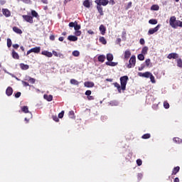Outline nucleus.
<instances>
[{
	"label": "nucleus",
	"mask_w": 182,
	"mask_h": 182,
	"mask_svg": "<svg viewBox=\"0 0 182 182\" xmlns=\"http://www.w3.org/2000/svg\"><path fill=\"white\" fill-rule=\"evenodd\" d=\"M95 3L97 4V9L101 16L105 15L103 13V7L106 6L109 4V0H95Z\"/></svg>",
	"instance_id": "obj_1"
},
{
	"label": "nucleus",
	"mask_w": 182,
	"mask_h": 182,
	"mask_svg": "<svg viewBox=\"0 0 182 182\" xmlns=\"http://www.w3.org/2000/svg\"><path fill=\"white\" fill-rule=\"evenodd\" d=\"M119 80L122 86V90H126V85L129 81V77L127 75L122 76L120 77Z\"/></svg>",
	"instance_id": "obj_2"
},
{
	"label": "nucleus",
	"mask_w": 182,
	"mask_h": 182,
	"mask_svg": "<svg viewBox=\"0 0 182 182\" xmlns=\"http://www.w3.org/2000/svg\"><path fill=\"white\" fill-rule=\"evenodd\" d=\"M134 66H136V55H132L129 59V64L127 65V68L132 69Z\"/></svg>",
	"instance_id": "obj_3"
},
{
	"label": "nucleus",
	"mask_w": 182,
	"mask_h": 182,
	"mask_svg": "<svg viewBox=\"0 0 182 182\" xmlns=\"http://www.w3.org/2000/svg\"><path fill=\"white\" fill-rule=\"evenodd\" d=\"M23 19L29 23H33V18L29 15H23Z\"/></svg>",
	"instance_id": "obj_4"
},
{
	"label": "nucleus",
	"mask_w": 182,
	"mask_h": 182,
	"mask_svg": "<svg viewBox=\"0 0 182 182\" xmlns=\"http://www.w3.org/2000/svg\"><path fill=\"white\" fill-rule=\"evenodd\" d=\"M160 24H159L156 27L150 28L148 31L149 35H153L154 33H156V32L160 29Z\"/></svg>",
	"instance_id": "obj_5"
},
{
	"label": "nucleus",
	"mask_w": 182,
	"mask_h": 182,
	"mask_svg": "<svg viewBox=\"0 0 182 182\" xmlns=\"http://www.w3.org/2000/svg\"><path fill=\"white\" fill-rule=\"evenodd\" d=\"M41 55H43L44 56H46L47 58H52V56H53V54L48 50L42 51Z\"/></svg>",
	"instance_id": "obj_6"
},
{
	"label": "nucleus",
	"mask_w": 182,
	"mask_h": 182,
	"mask_svg": "<svg viewBox=\"0 0 182 182\" xmlns=\"http://www.w3.org/2000/svg\"><path fill=\"white\" fill-rule=\"evenodd\" d=\"M70 28H74L75 31H79L80 29V25L77 23H69Z\"/></svg>",
	"instance_id": "obj_7"
},
{
	"label": "nucleus",
	"mask_w": 182,
	"mask_h": 182,
	"mask_svg": "<svg viewBox=\"0 0 182 182\" xmlns=\"http://www.w3.org/2000/svg\"><path fill=\"white\" fill-rule=\"evenodd\" d=\"M21 110L22 112H23V113H29L30 117L32 118V113L29 112V108L28 107V106L22 107Z\"/></svg>",
	"instance_id": "obj_8"
},
{
	"label": "nucleus",
	"mask_w": 182,
	"mask_h": 182,
	"mask_svg": "<svg viewBox=\"0 0 182 182\" xmlns=\"http://www.w3.org/2000/svg\"><path fill=\"white\" fill-rule=\"evenodd\" d=\"M168 59H178V55L176 53H171L168 54Z\"/></svg>",
	"instance_id": "obj_9"
},
{
	"label": "nucleus",
	"mask_w": 182,
	"mask_h": 182,
	"mask_svg": "<svg viewBox=\"0 0 182 182\" xmlns=\"http://www.w3.org/2000/svg\"><path fill=\"white\" fill-rule=\"evenodd\" d=\"M53 55H54V56H55L56 58H60V59H63L65 58L63 54L60 53H58L55 50H53Z\"/></svg>",
	"instance_id": "obj_10"
},
{
	"label": "nucleus",
	"mask_w": 182,
	"mask_h": 182,
	"mask_svg": "<svg viewBox=\"0 0 182 182\" xmlns=\"http://www.w3.org/2000/svg\"><path fill=\"white\" fill-rule=\"evenodd\" d=\"M151 75V73H150V72H145L144 73H139V76H141L142 77H150Z\"/></svg>",
	"instance_id": "obj_11"
},
{
	"label": "nucleus",
	"mask_w": 182,
	"mask_h": 182,
	"mask_svg": "<svg viewBox=\"0 0 182 182\" xmlns=\"http://www.w3.org/2000/svg\"><path fill=\"white\" fill-rule=\"evenodd\" d=\"M2 13H3V15H4V16H6V18L11 16V11H9L8 9H3Z\"/></svg>",
	"instance_id": "obj_12"
},
{
	"label": "nucleus",
	"mask_w": 182,
	"mask_h": 182,
	"mask_svg": "<svg viewBox=\"0 0 182 182\" xmlns=\"http://www.w3.org/2000/svg\"><path fill=\"white\" fill-rule=\"evenodd\" d=\"M12 93H14V90L11 87H8L6 90V94L7 96H12Z\"/></svg>",
	"instance_id": "obj_13"
},
{
	"label": "nucleus",
	"mask_w": 182,
	"mask_h": 182,
	"mask_svg": "<svg viewBox=\"0 0 182 182\" xmlns=\"http://www.w3.org/2000/svg\"><path fill=\"white\" fill-rule=\"evenodd\" d=\"M84 86L85 87H93L95 86V83L93 82H84Z\"/></svg>",
	"instance_id": "obj_14"
},
{
	"label": "nucleus",
	"mask_w": 182,
	"mask_h": 182,
	"mask_svg": "<svg viewBox=\"0 0 182 182\" xmlns=\"http://www.w3.org/2000/svg\"><path fill=\"white\" fill-rule=\"evenodd\" d=\"M105 65H107V66L114 67V66H117V65H119V63L107 61L105 63Z\"/></svg>",
	"instance_id": "obj_15"
},
{
	"label": "nucleus",
	"mask_w": 182,
	"mask_h": 182,
	"mask_svg": "<svg viewBox=\"0 0 182 182\" xmlns=\"http://www.w3.org/2000/svg\"><path fill=\"white\" fill-rule=\"evenodd\" d=\"M31 16L32 18H36V19L39 18V14L35 10H31Z\"/></svg>",
	"instance_id": "obj_16"
},
{
	"label": "nucleus",
	"mask_w": 182,
	"mask_h": 182,
	"mask_svg": "<svg viewBox=\"0 0 182 182\" xmlns=\"http://www.w3.org/2000/svg\"><path fill=\"white\" fill-rule=\"evenodd\" d=\"M68 40L70 41V42H76V41H77V37L76 36H69Z\"/></svg>",
	"instance_id": "obj_17"
},
{
	"label": "nucleus",
	"mask_w": 182,
	"mask_h": 182,
	"mask_svg": "<svg viewBox=\"0 0 182 182\" xmlns=\"http://www.w3.org/2000/svg\"><path fill=\"white\" fill-rule=\"evenodd\" d=\"M13 31L16 33H18V35H22V30H21V28H19L18 27H15V26L13 27Z\"/></svg>",
	"instance_id": "obj_18"
},
{
	"label": "nucleus",
	"mask_w": 182,
	"mask_h": 182,
	"mask_svg": "<svg viewBox=\"0 0 182 182\" xmlns=\"http://www.w3.org/2000/svg\"><path fill=\"white\" fill-rule=\"evenodd\" d=\"M98 62H101V63H103L106 59V56L105 55H100L97 58Z\"/></svg>",
	"instance_id": "obj_19"
},
{
	"label": "nucleus",
	"mask_w": 182,
	"mask_h": 182,
	"mask_svg": "<svg viewBox=\"0 0 182 182\" xmlns=\"http://www.w3.org/2000/svg\"><path fill=\"white\" fill-rule=\"evenodd\" d=\"M114 87H117L119 93H122V85L120 86V84H119L118 82H114Z\"/></svg>",
	"instance_id": "obj_20"
},
{
	"label": "nucleus",
	"mask_w": 182,
	"mask_h": 182,
	"mask_svg": "<svg viewBox=\"0 0 182 182\" xmlns=\"http://www.w3.org/2000/svg\"><path fill=\"white\" fill-rule=\"evenodd\" d=\"M11 55L13 59H19V54H18V53H16L14 50H12Z\"/></svg>",
	"instance_id": "obj_21"
},
{
	"label": "nucleus",
	"mask_w": 182,
	"mask_h": 182,
	"mask_svg": "<svg viewBox=\"0 0 182 182\" xmlns=\"http://www.w3.org/2000/svg\"><path fill=\"white\" fill-rule=\"evenodd\" d=\"M124 58L125 59H129V58H130V56H132V53L130 52L129 50H127L125 52H124Z\"/></svg>",
	"instance_id": "obj_22"
},
{
	"label": "nucleus",
	"mask_w": 182,
	"mask_h": 182,
	"mask_svg": "<svg viewBox=\"0 0 182 182\" xmlns=\"http://www.w3.org/2000/svg\"><path fill=\"white\" fill-rule=\"evenodd\" d=\"M20 68L22 70H28V69H29V66L24 63H21Z\"/></svg>",
	"instance_id": "obj_23"
},
{
	"label": "nucleus",
	"mask_w": 182,
	"mask_h": 182,
	"mask_svg": "<svg viewBox=\"0 0 182 182\" xmlns=\"http://www.w3.org/2000/svg\"><path fill=\"white\" fill-rule=\"evenodd\" d=\"M44 99H46V100H47L48 102H52V100H53V96L50 95H44Z\"/></svg>",
	"instance_id": "obj_24"
},
{
	"label": "nucleus",
	"mask_w": 182,
	"mask_h": 182,
	"mask_svg": "<svg viewBox=\"0 0 182 182\" xmlns=\"http://www.w3.org/2000/svg\"><path fill=\"white\" fill-rule=\"evenodd\" d=\"M31 52L33 53H39V52H41V47H36L31 48Z\"/></svg>",
	"instance_id": "obj_25"
},
{
	"label": "nucleus",
	"mask_w": 182,
	"mask_h": 182,
	"mask_svg": "<svg viewBox=\"0 0 182 182\" xmlns=\"http://www.w3.org/2000/svg\"><path fill=\"white\" fill-rule=\"evenodd\" d=\"M100 31L102 33V35H105V33H106V27H105V26L101 25L100 26Z\"/></svg>",
	"instance_id": "obj_26"
},
{
	"label": "nucleus",
	"mask_w": 182,
	"mask_h": 182,
	"mask_svg": "<svg viewBox=\"0 0 182 182\" xmlns=\"http://www.w3.org/2000/svg\"><path fill=\"white\" fill-rule=\"evenodd\" d=\"M160 9V6L157 4H154L151 7V11H159Z\"/></svg>",
	"instance_id": "obj_27"
},
{
	"label": "nucleus",
	"mask_w": 182,
	"mask_h": 182,
	"mask_svg": "<svg viewBox=\"0 0 182 182\" xmlns=\"http://www.w3.org/2000/svg\"><path fill=\"white\" fill-rule=\"evenodd\" d=\"M149 51V47L144 46L141 50L142 55H147V52Z\"/></svg>",
	"instance_id": "obj_28"
},
{
	"label": "nucleus",
	"mask_w": 182,
	"mask_h": 182,
	"mask_svg": "<svg viewBox=\"0 0 182 182\" xmlns=\"http://www.w3.org/2000/svg\"><path fill=\"white\" fill-rule=\"evenodd\" d=\"M107 60H108V62H112V60H113V54L112 53L107 54Z\"/></svg>",
	"instance_id": "obj_29"
},
{
	"label": "nucleus",
	"mask_w": 182,
	"mask_h": 182,
	"mask_svg": "<svg viewBox=\"0 0 182 182\" xmlns=\"http://www.w3.org/2000/svg\"><path fill=\"white\" fill-rule=\"evenodd\" d=\"M99 41L101 43H102V45H106V43H107V41H106V38H105V37H100Z\"/></svg>",
	"instance_id": "obj_30"
},
{
	"label": "nucleus",
	"mask_w": 182,
	"mask_h": 182,
	"mask_svg": "<svg viewBox=\"0 0 182 182\" xmlns=\"http://www.w3.org/2000/svg\"><path fill=\"white\" fill-rule=\"evenodd\" d=\"M83 5L85 6V8H90V1H89V0H85L83 2Z\"/></svg>",
	"instance_id": "obj_31"
},
{
	"label": "nucleus",
	"mask_w": 182,
	"mask_h": 182,
	"mask_svg": "<svg viewBox=\"0 0 182 182\" xmlns=\"http://www.w3.org/2000/svg\"><path fill=\"white\" fill-rule=\"evenodd\" d=\"M70 83L71 85H75V86H79V81L75 80V79H71L70 80Z\"/></svg>",
	"instance_id": "obj_32"
},
{
	"label": "nucleus",
	"mask_w": 182,
	"mask_h": 182,
	"mask_svg": "<svg viewBox=\"0 0 182 182\" xmlns=\"http://www.w3.org/2000/svg\"><path fill=\"white\" fill-rule=\"evenodd\" d=\"M73 56H75V58H77L78 56L80 55V52H79V50H74L72 53Z\"/></svg>",
	"instance_id": "obj_33"
},
{
	"label": "nucleus",
	"mask_w": 182,
	"mask_h": 182,
	"mask_svg": "<svg viewBox=\"0 0 182 182\" xmlns=\"http://www.w3.org/2000/svg\"><path fill=\"white\" fill-rule=\"evenodd\" d=\"M176 63H177L178 68H182V60H181V58H178V60H176Z\"/></svg>",
	"instance_id": "obj_34"
},
{
	"label": "nucleus",
	"mask_w": 182,
	"mask_h": 182,
	"mask_svg": "<svg viewBox=\"0 0 182 182\" xmlns=\"http://www.w3.org/2000/svg\"><path fill=\"white\" fill-rule=\"evenodd\" d=\"M180 171V166H176L173 170V174H177Z\"/></svg>",
	"instance_id": "obj_35"
},
{
	"label": "nucleus",
	"mask_w": 182,
	"mask_h": 182,
	"mask_svg": "<svg viewBox=\"0 0 182 182\" xmlns=\"http://www.w3.org/2000/svg\"><path fill=\"white\" fill-rule=\"evenodd\" d=\"M170 25L171 28H173V29H177L178 27H180V23H171Z\"/></svg>",
	"instance_id": "obj_36"
},
{
	"label": "nucleus",
	"mask_w": 182,
	"mask_h": 182,
	"mask_svg": "<svg viewBox=\"0 0 182 182\" xmlns=\"http://www.w3.org/2000/svg\"><path fill=\"white\" fill-rule=\"evenodd\" d=\"M173 141H174L175 143L180 144V143H182V139H181L178 138V137H176V138H173Z\"/></svg>",
	"instance_id": "obj_37"
},
{
	"label": "nucleus",
	"mask_w": 182,
	"mask_h": 182,
	"mask_svg": "<svg viewBox=\"0 0 182 182\" xmlns=\"http://www.w3.org/2000/svg\"><path fill=\"white\" fill-rule=\"evenodd\" d=\"M139 60H144V54H139L137 56Z\"/></svg>",
	"instance_id": "obj_38"
},
{
	"label": "nucleus",
	"mask_w": 182,
	"mask_h": 182,
	"mask_svg": "<svg viewBox=\"0 0 182 182\" xmlns=\"http://www.w3.org/2000/svg\"><path fill=\"white\" fill-rule=\"evenodd\" d=\"M109 105L111 106H117L119 105V102H117V101H111L109 102Z\"/></svg>",
	"instance_id": "obj_39"
},
{
	"label": "nucleus",
	"mask_w": 182,
	"mask_h": 182,
	"mask_svg": "<svg viewBox=\"0 0 182 182\" xmlns=\"http://www.w3.org/2000/svg\"><path fill=\"white\" fill-rule=\"evenodd\" d=\"M7 46L11 48L12 46V40L11 38H7Z\"/></svg>",
	"instance_id": "obj_40"
},
{
	"label": "nucleus",
	"mask_w": 182,
	"mask_h": 182,
	"mask_svg": "<svg viewBox=\"0 0 182 182\" xmlns=\"http://www.w3.org/2000/svg\"><path fill=\"white\" fill-rule=\"evenodd\" d=\"M176 22V16H171L169 20V23H174Z\"/></svg>",
	"instance_id": "obj_41"
},
{
	"label": "nucleus",
	"mask_w": 182,
	"mask_h": 182,
	"mask_svg": "<svg viewBox=\"0 0 182 182\" xmlns=\"http://www.w3.org/2000/svg\"><path fill=\"white\" fill-rule=\"evenodd\" d=\"M145 63H146V65L148 68L150 67L151 65V62L150 59H146V60H145Z\"/></svg>",
	"instance_id": "obj_42"
},
{
	"label": "nucleus",
	"mask_w": 182,
	"mask_h": 182,
	"mask_svg": "<svg viewBox=\"0 0 182 182\" xmlns=\"http://www.w3.org/2000/svg\"><path fill=\"white\" fill-rule=\"evenodd\" d=\"M164 107H165V109H169L170 108V104H168V102H164Z\"/></svg>",
	"instance_id": "obj_43"
},
{
	"label": "nucleus",
	"mask_w": 182,
	"mask_h": 182,
	"mask_svg": "<svg viewBox=\"0 0 182 182\" xmlns=\"http://www.w3.org/2000/svg\"><path fill=\"white\" fill-rule=\"evenodd\" d=\"M74 116H75V112L73 111H70L69 117H70V119H73Z\"/></svg>",
	"instance_id": "obj_44"
},
{
	"label": "nucleus",
	"mask_w": 182,
	"mask_h": 182,
	"mask_svg": "<svg viewBox=\"0 0 182 182\" xmlns=\"http://www.w3.org/2000/svg\"><path fill=\"white\" fill-rule=\"evenodd\" d=\"M149 77L151 79V83H156V80L154 79V77L153 76V74H151Z\"/></svg>",
	"instance_id": "obj_45"
},
{
	"label": "nucleus",
	"mask_w": 182,
	"mask_h": 182,
	"mask_svg": "<svg viewBox=\"0 0 182 182\" xmlns=\"http://www.w3.org/2000/svg\"><path fill=\"white\" fill-rule=\"evenodd\" d=\"M75 36H80V35H82V31H80L79 30L75 31Z\"/></svg>",
	"instance_id": "obj_46"
},
{
	"label": "nucleus",
	"mask_w": 182,
	"mask_h": 182,
	"mask_svg": "<svg viewBox=\"0 0 182 182\" xmlns=\"http://www.w3.org/2000/svg\"><path fill=\"white\" fill-rule=\"evenodd\" d=\"M64 114H65V111H62L60 113L58 114V117H59L60 119H63Z\"/></svg>",
	"instance_id": "obj_47"
},
{
	"label": "nucleus",
	"mask_w": 182,
	"mask_h": 182,
	"mask_svg": "<svg viewBox=\"0 0 182 182\" xmlns=\"http://www.w3.org/2000/svg\"><path fill=\"white\" fill-rule=\"evenodd\" d=\"M142 139H150V134H145L142 136Z\"/></svg>",
	"instance_id": "obj_48"
},
{
	"label": "nucleus",
	"mask_w": 182,
	"mask_h": 182,
	"mask_svg": "<svg viewBox=\"0 0 182 182\" xmlns=\"http://www.w3.org/2000/svg\"><path fill=\"white\" fill-rule=\"evenodd\" d=\"M29 82L30 83H32L33 85V83H35V82H36V80H35V78H32L31 77H29Z\"/></svg>",
	"instance_id": "obj_49"
},
{
	"label": "nucleus",
	"mask_w": 182,
	"mask_h": 182,
	"mask_svg": "<svg viewBox=\"0 0 182 182\" xmlns=\"http://www.w3.org/2000/svg\"><path fill=\"white\" fill-rule=\"evenodd\" d=\"M157 20H156V19H150L149 21V23H157Z\"/></svg>",
	"instance_id": "obj_50"
},
{
	"label": "nucleus",
	"mask_w": 182,
	"mask_h": 182,
	"mask_svg": "<svg viewBox=\"0 0 182 182\" xmlns=\"http://www.w3.org/2000/svg\"><path fill=\"white\" fill-rule=\"evenodd\" d=\"M4 70L5 73H7V75H10V76H12V77H16V76L14 74L8 72L6 70Z\"/></svg>",
	"instance_id": "obj_51"
},
{
	"label": "nucleus",
	"mask_w": 182,
	"mask_h": 182,
	"mask_svg": "<svg viewBox=\"0 0 182 182\" xmlns=\"http://www.w3.org/2000/svg\"><path fill=\"white\" fill-rule=\"evenodd\" d=\"M122 41H126V31L122 32Z\"/></svg>",
	"instance_id": "obj_52"
},
{
	"label": "nucleus",
	"mask_w": 182,
	"mask_h": 182,
	"mask_svg": "<svg viewBox=\"0 0 182 182\" xmlns=\"http://www.w3.org/2000/svg\"><path fill=\"white\" fill-rule=\"evenodd\" d=\"M136 164H137V166H141V164H142L141 159H137Z\"/></svg>",
	"instance_id": "obj_53"
},
{
	"label": "nucleus",
	"mask_w": 182,
	"mask_h": 182,
	"mask_svg": "<svg viewBox=\"0 0 182 182\" xmlns=\"http://www.w3.org/2000/svg\"><path fill=\"white\" fill-rule=\"evenodd\" d=\"M85 95H86V96H90V95H92V91H90V90H87V91L85 92Z\"/></svg>",
	"instance_id": "obj_54"
},
{
	"label": "nucleus",
	"mask_w": 182,
	"mask_h": 182,
	"mask_svg": "<svg viewBox=\"0 0 182 182\" xmlns=\"http://www.w3.org/2000/svg\"><path fill=\"white\" fill-rule=\"evenodd\" d=\"M139 43H141V45H144V43H146V41H144V38H141L139 40Z\"/></svg>",
	"instance_id": "obj_55"
},
{
	"label": "nucleus",
	"mask_w": 182,
	"mask_h": 182,
	"mask_svg": "<svg viewBox=\"0 0 182 182\" xmlns=\"http://www.w3.org/2000/svg\"><path fill=\"white\" fill-rule=\"evenodd\" d=\"M15 97L16 99H18V97H21V92H18L16 95H15Z\"/></svg>",
	"instance_id": "obj_56"
},
{
	"label": "nucleus",
	"mask_w": 182,
	"mask_h": 182,
	"mask_svg": "<svg viewBox=\"0 0 182 182\" xmlns=\"http://www.w3.org/2000/svg\"><path fill=\"white\" fill-rule=\"evenodd\" d=\"M87 99L88 100H95V97L88 95Z\"/></svg>",
	"instance_id": "obj_57"
},
{
	"label": "nucleus",
	"mask_w": 182,
	"mask_h": 182,
	"mask_svg": "<svg viewBox=\"0 0 182 182\" xmlns=\"http://www.w3.org/2000/svg\"><path fill=\"white\" fill-rule=\"evenodd\" d=\"M132 1L129 2L128 4H127V9H129L130 8H132Z\"/></svg>",
	"instance_id": "obj_58"
},
{
	"label": "nucleus",
	"mask_w": 182,
	"mask_h": 182,
	"mask_svg": "<svg viewBox=\"0 0 182 182\" xmlns=\"http://www.w3.org/2000/svg\"><path fill=\"white\" fill-rule=\"evenodd\" d=\"M108 4H109L110 5H114V4H116V2H114V0H109Z\"/></svg>",
	"instance_id": "obj_59"
},
{
	"label": "nucleus",
	"mask_w": 182,
	"mask_h": 182,
	"mask_svg": "<svg viewBox=\"0 0 182 182\" xmlns=\"http://www.w3.org/2000/svg\"><path fill=\"white\" fill-rule=\"evenodd\" d=\"M43 4H46V5H48L49 4V1L48 0H41Z\"/></svg>",
	"instance_id": "obj_60"
},
{
	"label": "nucleus",
	"mask_w": 182,
	"mask_h": 182,
	"mask_svg": "<svg viewBox=\"0 0 182 182\" xmlns=\"http://www.w3.org/2000/svg\"><path fill=\"white\" fill-rule=\"evenodd\" d=\"M142 177H143L142 173H138V180H141Z\"/></svg>",
	"instance_id": "obj_61"
},
{
	"label": "nucleus",
	"mask_w": 182,
	"mask_h": 182,
	"mask_svg": "<svg viewBox=\"0 0 182 182\" xmlns=\"http://www.w3.org/2000/svg\"><path fill=\"white\" fill-rule=\"evenodd\" d=\"M22 83H23V86H25V87L29 86V83H28L25 81H22Z\"/></svg>",
	"instance_id": "obj_62"
},
{
	"label": "nucleus",
	"mask_w": 182,
	"mask_h": 182,
	"mask_svg": "<svg viewBox=\"0 0 182 182\" xmlns=\"http://www.w3.org/2000/svg\"><path fill=\"white\" fill-rule=\"evenodd\" d=\"M13 48H14V49H18V48H19V45H18V44H14V45H13Z\"/></svg>",
	"instance_id": "obj_63"
},
{
	"label": "nucleus",
	"mask_w": 182,
	"mask_h": 182,
	"mask_svg": "<svg viewBox=\"0 0 182 182\" xmlns=\"http://www.w3.org/2000/svg\"><path fill=\"white\" fill-rule=\"evenodd\" d=\"M50 41H55V36L52 35L50 36Z\"/></svg>",
	"instance_id": "obj_64"
}]
</instances>
